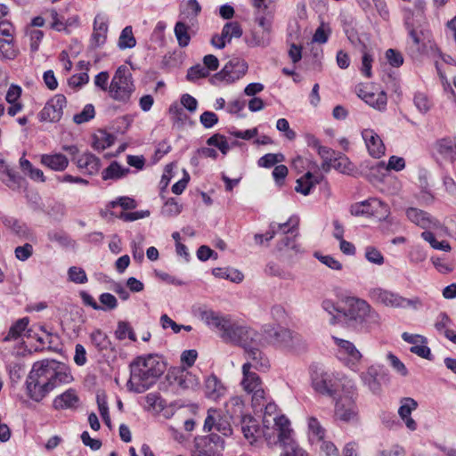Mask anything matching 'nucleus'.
<instances>
[{
	"instance_id": "25",
	"label": "nucleus",
	"mask_w": 456,
	"mask_h": 456,
	"mask_svg": "<svg viewBox=\"0 0 456 456\" xmlns=\"http://www.w3.org/2000/svg\"><path fill=\"white\" fill-rule=\"evenodd\" d=\"M80 399L75 389L69 388L57 395L53 401V407L57 411L76 410L78 408Z\"/></svg>"
},
{
	"instance_id": "14",
	"label": "nucleus",
	"mask_w": 456,
	"mask_h": 456,
	"mask_svg": "<svg viewBox=\"0 0 456 456\" xmlns=\"http://www.w3.org/2000/svg\"><path fill=\"white\" fill-rule=\"evenodd\" d=\"M360 379L362 385L374 395H379L382 392V384L388 380L387 370L379 364L370 365L360 373Z\"/></svg>"
},
{
	"instance_id": "17",
	"label": "nucleus",
	"mask_w": 456,
	"mask_h": 456,
	"mask_svg": "<svg viewBox=\"0 0 456 456\" xmlns=\"http://www.w3.org/2000/svg\"><path fill=\"white\" fill-rule=\"evenodd\" d=\"M170 386L176 390L193 389L199 385L198 378L184 369H174L167 374Z\"/></svg>"
},
{
	"instance_id": "13",
	"label": "nucleus",
	"mask_w": 456,
	"mask_h": 456,
	"mask_svg": "<svg viewBox=\"0 0 456 456\" xmlns=\"http://www.w3.org/2000/svg\"><path fill=\"white\" fill-rule=\"evenodd\" d=\"M264 340L279 347L291 349L294 347V341L297 337L285 328L266 324L263 327Z\"/></svg>"
},
{
	"instance_id": "40",
	"label": "nucleus",
	"mask_w": 456,
	"mask_h": 456,
	"mask_svg": "<svg viewBox=\"0 0 456 456\" xmlns=\"http://www.w3.org/2000/svg\"><path fill=\"white\" fill-rule=\"evenodd\" d=\"M212 273L217 278L230 280L237 283L242 281L244 278V275L240 271L229 268H214Z\"/></svg>"
},
{
	"instance_id": "26",
	"label": "nucleus",
	"mask_w": 456,
	"mask_h": 456,
	"mask_svg": "<svg viewBox=\"0 0 456 456\" xmlns=\"http://www.w3.org/2000/svg\"><path fill=\"white\" fill-rule=\"evenodd\" d=\"M406 216L411 223L422 229L437 227L439 224L438 221L434 219L428 213L416 208H409L406 210Z\"/></svg>"
},
{
	"instance_id": "45",
	"label": "nucleus",
	"mask_w": 456,
	"mask_h": 456,
	"mask_svg": "<svg viewBox=\"0 0 456 456\" xmlns=\"http://www.w3.org/2000/svg\"><path fill=\"white\" fill-rule=\"evenodd\" d=\"M311 176L312 173L308 171L302 177L297 180V185L295 187L297 192H299L305 196L310 194L313 189L311 183Z\"/></svg>"
},
{
	"instance_id": "7",
	"label": "nucleus",
	"mask_w": 456,
	"mask_h": 456,
	"mask_svg": "<svg viewBox=\"0 0 456 456\" xmlns=\"http://www.w3.org/2000/svg\"><path fill=\"white\" fill-rule=\"evenodd\" d=\"M348 388L339 395L335 404V416L341 421L350 422L357 419L358 408L355 403L356 387L353 380H346Z\"/></svg>"
},
{
	"instance_id": "33",
	"label": "nucleus",
	"mask_w": 456,
	"mask_h": 456,
	"mask_svg": "<svg viewBox=\"0 0 456 456\" xmlns=\"http://www.w3.org/2000/svg\"><path fill=\"white\" fill-rule=\"evenodd\" d=\"M452 323V321L449 315L446 313L442 312L437 315L435 322V328L437 331L443 332L446 338L456 344V334L449 329V326H451Z\"/></svg>"
},
{
	"instance_id": "22",
	"label": "nucleus",
	"mask_w": 456,
	"mask_h": 456,
	"mask_svg": "<svg viewBox=\"0 0 456 456\" xmlns=\"http://www.w3.org/2000/svg\"><path fill=\"white\" fill-rule=\"evenodd\" d=\"M91 345L102 356H116L117 350L109 336L100 329L94 330L89 335Z\"/></svg>"
},
{
	"instance_id": "51",
	"label": "nucleus",
	"mask_w": 456,
	"mask_h": 456,
	"mask_svg": "<svg viewBox=\"0 0 456 456\" xmlns=\"http://www.w3.org/2000/svg\"><path fill=\"white\" fill-rule=\"evenodd\" d=\"M401 406L398 410V413L403 419L411 417V413L418 406L417 402L410 397H405L401 401Z\"/></svg>"
},
{
	"instance_id": "5",
	"label": "nucleus",
	"mask_w": 456,
	"mask_h": 456,
	"mask_svg": "<svg viewBox=\"0 0 456 456\" xmlns=\"http://www.w3.org/2000/svg\"><path fill=\"white\" fill-rule=\"evenodd\" d=\"M312 386L314 389L325 395L334 397L341 387L343 392L348 388L346 380H349L346 377L339 378L333 372H328L321 368L315 367L311 371Z\"/></svg>"
},
{
	"instance_id": "32",
	"label": "nucleus",
	"mask_w": 456,
	"mask_h": 456,
	"mask_svg": "<svg viewBox=\"0 0 456 456\" xmlns=\"http://www.w3.org/2000/svg\"><path fill=\"white\" fill-rule=\"evenodd\" d=\"M435 149L438 154L445 159H450L452 163L455 162L456 143L450 138H442L435 143Z\"/></svg>"
},
{
	"instance_id": "6",
	"label": "nucleus",
	"mask_w": 456,
	"mask_h": 456,
	"mask_svg": "<svg viewBox=\"0 0 456 456\" xmlns=\"http://www.w3.org/2000/svg\"><path fill=\"white\" fill-rule=\"evenodd\" d=\"M289 426H290L289 419L277 413L275 403H269L265 405L263 417V436L268 444H276V434Z\"/></svg>"
},
{
	"instance_id": "3",
	"label": "nucleus",
	"mask_w": 456,
	"mask_h": 456,
	"mask_svg": "<svg viewBox=\"0 0 456 456\" xmlns=\"http://www.w3.org/2000/svg\"><path fill=\"white\" fill-rule=\"evenodd\" d=\"M342 321L354 327L376 324L379 321V315L372 309L365 300L358 297H346L345 307L342 311Z\"/></svg>"
},
{
	"instance_id": "24",
	"label": "nucleus",
	"mask_w": 456,
	"mask_h": 456,
	"mask_svg": "<svg viewBox=\"0 0 456 456\" xmlns=\"http://www.w3.org/2000/svg\"><path fill=\"white\" fill-rule=\"evenodd\" d=\"M362 136L371 157L379 159L384 155L385 145L377 133L372 129H364L362 132Z\"/></svg>"
},
{
	"instance_id": "46",
	"label": "nucleus",
	"mask_w": 456,
	"mask_h": 456,
	"mask_svg": "<svg viewBox=\"0 0 456 456\" xmlns=\"http://www.w3.org/2000/svg\"><path fill=\"white\" fill-rule=\"evenodd\" d=\"M182 205L174 198H170L164 204L161 213L165 216L173 217L178 216L182 212Z\"/></svg>"
},
{
	"instance_id": "47",
	"label": "nucleus",
	"mask_w": 456,
	"mask_h": 456,
	"mask_svg": "<svg viewBox=\"0 0 456 456\" xmlns=\"http://www.w3.org/2000/svg\"><path fill=\"white\" fill-rule=\"evenodd\" d=\"M332 162L333 168L343 174H348L353 170L352 163L344 154L340 153L338 157L334 156Z\"/></svg>"
},
{
	"instance_id": "19",
	"label": "nucleus",
	"mask_w": 456,
	"mask_h": 456,
	"mask_svg": "<svg viewBox=\"0 0 456 456\" xmlns=\"http://www.w3.org/2000/svg\"><path fill=\"white\" fill-rule=\"evenodd\" d=\"M67 100L63 94H56L51 98L39 112L40 121L57 122L63 114V109L66 106Z\"/></svg>"
},
{
	"instance_id": "23",
	"label": "nucleus",
	"mask_w": 456,
	"mask_h": 456,
	"mask_svg": "<svg viewBox=\"0 0 456 456\" xmlns=\"http://www.w3.org/2000/svg\"><path fill=\"white\" fill-rule=\"evenodd\" d=\"M246 362L243 365L248 366V370L253 369L258 371H266L270 368L269 359L258 347L248 349L245 352Z\"/></svg>"
},
{
	"instance_id": "9",
	"label": "nucleus",
	"mask_w": 456,
	"mask_h": 456,
	"mask_svg": "<svg viewBox=\"0 0 456 456\" xmlns=\"http://www.w3.org/2000/svg\"><path fill=\"white\" fill-rule=\"evenodd\" d=\"M242 379L240 385L243 390L252 396V404L259 406L265 402V391L259 375L254 370H248V365H242Z\"/></svg>"
},
{
	"instance_id": "58",
	"label": "nucleus",
	"mask_w": 456,
	"mask_h": 456,
	"mask_svg": "<svg viewBox=\"0 0 456 456\" xmlns=\"http://www.w3.org/2000/svg\"><path fill=\"white\" fill-rule=\"evenodd\" d=\"M220 411L216 409L210 408L208 410V415L204 421V430L205 431H211L213 428L216 427V423L218 421V419L220 417Z\"/></svg>"
},
{
	"instance_id": "21",
	"label": "nucleus",
	"mask_w": 456,
	"mask_h": 456,
	"mask_svg": "<svg viewBox=\"0 0 456 456\" xmlns=\"http://www.w3.org/2000/svg\"><path fill=\"white\" fill-rule=\"evenodd\" d=\"M280 443L283 447L284 452L281 456H306L307 453L303 450L293 438V430L290 426L276 434V444Z\"/></svg>"
},
{
	"instance_id": "20",
	"label": "nucleus",
	"mask_w": 456,
	"mask_h": 456,
	"mask_svg": "<svg viewBox=\"0 0 456 456\" xmlns=\"http://www.w3.org/2000/svg\"><path fill=\"white\" fill-rule=\"evenodd\" d=\"M196 448L204 456H218L224 448V441L216 434H209L196 438Z\"/></svg>"
},
{
	"instance_id": "34",
	"label": "nucleus",
	"mask_w": 456,
	"mask_h": 456,
	"mask_svg": "<svg viewBox=\"0 0 456 456\" xmlns=\"http://www.w3.org/2000/svg\"><path fill=\"white\" fill-rule=\"evenodd\" d=\"M108 25L103 20L95 18L94 23V33L91 37V45L94 47H99L105 43Z\"/></svg>"
},
{
	"instance_id": "61",
	"label": "nucleus",
	"mask_w": 456,
	"mask_h": 456,
	"mask_svg": "<svg viewBox=\"0 0 456 456\" xmlns=\"http://www.w3.org/2000/svg\"><path fill=\"white\" fill-rule=\"evenodd\" d=\"M68 274L69 280L75 283L83 284L87 281L86 272L82 268L72 266L69 269Z\"/></svg>"
},
{
	"instance_id": "55",
	"label": "nucleus",
	"mask_w": 456,
	"mask_h": 456,
	"mask_svg": "<svg viewBox=\"0 0 456 456\" xmlns=\"http://www.w3.org/2000/svg\"><path fill=\"white\" fill-rule=\"evenodd\" d=\"M207 143L209 146H215L218 148L223 154H226L230 149V146L224 135L216 134L207 140Z\"/></svg>"
},
{
	"instance_id": "60",
	"label": "nucleus",
	"mask_w": 456,
	"mask_h": 456,
	"mask_svg": "<svg viewBox=\"0 0 456 456\" xmlns=\"http://www.w3.org/2000/svg\"><path fill=\"white\" fill-rule=\"evenodd\" d=\"M414 104L422 113L428 112L431 108V102L428 96L423 93H417L414 95Z\"/></svg>"
},
{
	"instance_id": "35",
	"label": "nucleus",
	"mask_w": 456,
	"mask_h": 456,
	"mask_svg": "<svg viewBox=\"0 0 456 456\" xmlns=\"http://www.w3.org/2000/svg\"><path fill=\"white\" fill-rule=\"evenodd\" d=\"M130 172L127 167H123L118 162L112 161L108 167H106L102 173V177L104 181L106 180H118L126 176Z\"/></svg>"
},
{
	"instance_id": "36",
	"label": "nucleus",
	"mask_w": 456,
	"mask_h": 456,
	"mask_svg": "<svg viewBox=\"0 0 456 456\" xmlns=\"http://www.w3.org/2000/svg\"><path fill=\"white\" fill-rule=\"evenodd\" d=\"M361 97L367 104L379 110H384L387 107V97L384 91H380L377 94L365 93Z\"/></svg>"
},
{
	"instance_id": "4",
	"label": "nucleus",
	"mask_w": 456,
	"mask_h": 456,
	"mask_svg": "<svg viewBox=\"0 0 456 456\" xmlns=\"http://www.w3.org/2000/svg\"><path fill=\"white\" fill-rule=\"evenodd\" d=\"M135 91V85L130 69L119 66L115 71L109 86V96L117 102L126 103Z\"/></svg>"
},
{
	"instance_id": "49",
	"label": "nucleus",
	"mask_w": 456,
	"mask_h": 456,
	"mask_svg": "<svg viewBox=\"0 0 456 456\" xmlns=\"http://www.w3.org/2000/svg\"><path fill=\"white\" fill-rule=\"evenodd\" d=\"M95 110L93 104H86L81 112L74 115L73 121L76 124H83L88 122L94 118Z\"/></svg>"
},
{
	"instance_id": "44",
	"label": "nucleus",
	"mask_w": 456,
	"mask_h": 456,
	"mask_svg": "<svg viewBox=\"0 0 456 456\" xmlns=\"http://www.w3.org/2000/svg\"><path fill=\"white\" fill-rule=\"evenodd\" d=\"M322 307L325 312L331 315V324L342 322V314H339V311H342V309L338 308L331 299H324L322 302Z\"/></svg>"
},
{
	"instance_id": "38",
	"label": "nucleus",
	"mask_w": 456,
	"mask_h": 456,
	"mask_svg": "<svg viewBox=\"0 0 456 456\" xmlns=\"http://www.w3.org/2000/svg\"><path fill=\"white\" fill-rule=\"evenodd\" d=\"M0 53L4 59L14 60L19 53L14 39L0 38Z\"/></svg>"
},
{
	"instance_id": "30",
	"label": "nucleus",
	"mask_w": 456,
	"mask_h": 456,
	"mask_svg": "<svg viewBox=\"0 0 456 456\" xmlns=\"http://www.w3.org/2000/svg\"><path fill=\"white\" fill-rule=\"evenodd\" d=\"M41 163L54 171H64L69 166L68 158L61 153L44 154Z\"/></svg>"
},
{
	"instance_id": "15",
	"label": "nucleus",
	"mask_w": 456,
	"mask_h": 456,
	"mask_svg": "<svg viewBox=\"0 0 456 456\" xmlns=\"http://www.w3.org/2000/svg\"><path fill=\"white\" fill-rule=\"evenodd\" d=\"M350 212L355 216H376L380 219L387 217L390 213L389 207L376 198H371L352 205Z\"/></svg>"
},
{
	"instance_id": "56",
	"label": "nucleus",
	"mask_w": 456,
	"mask_h": 456,
	"mask_svg": "<svg viewBox=\"0 0 456 456\" xmlns=\"http://www.w3.org/2000/svg\"><path fill=\"white\" fill-rule=\"evenodd\" d=\"M244 403L240 397L234 396L226 403L227 412L232 415L240 416L243 412Z\"/></svg>"
},
{
	"instance_id": "64",
	"label": "nucleus",
	"mask_w": 456,
	"mask_h": 456,
	"mask_svg": "<svg viewBox=\"0 0 456 456\" xmlns=\"http://www.w3.org/2000/svg\"><path fill=\"white\" fill-rule=\"evenodd\" d=\"M314 256L321 263H322L323 265H325L326 266H328L329 268H330L332 270L339 271L342 269V264L331 256H329V255L322 256L319 253H315Z\"/></svg>"
},
{
	"instance_id": "62",
	"label": "nucleus",
	"mask_w": 456,
	"mask_h": 456,
	"mask_svg": "<svg viewBox=\"0 0 456 456\" xmlns=\"http://www.w3.org/2000/svg\"><path fill=\"white\" fill-rule=\"evenodd\" d=\"M387 359L389 362L390 365L393 369L398 372L400 375L405 377L408 374L407 368L404 363L400 361V359L392 353H388L387 354Z\"/></svg>"
},
{
	"instance_id": "8",
	"label": "nucleus",
	"mask_w": 456,
	"mask_h": 456,
	"mask_svg": "<svg viewBox=\"0 0 456 456\" xmlns=\"http://www.w3.org/2000/svg\"><path fill=\"white\" fill-rule=\"evenodd\" d=\"M264 338L263 331L259 333L251 328L239 326L235 323L232 333L228 335L227 342L238 344L247 352L248 349L263 346Z\"/></svg>"
},
{
	"instance_id": "48",
	"label": "nucleus",
	"mask_w": 456,
	"mask_h": 456,
	"mask_svg": "<svg viewBox=\"0 0 456 456\" xmlns=\"http://www.w3.org/2000/svg\"><path fill=\"white\" fill-rule=\"evenodd\" d=\"M308 428L311 439L321 441L324 437L325 430L321 426L317 419L311 417L308 419Z\"/></svg>"
},
{
	"instance_id": "10",
	"label": "nucleus",
	"mask_w": 456,
	"mask_h": 456,
	"mask_svg": "<svg viewBox=\"0 0 456 456\" xmlns=\"http://www.w3.org/2000/svg\"><path fill=\"white\" fill-rule=\"evenodd\" d=\"M200 319L210 329L216 330L220 333L221 338L227 342L228 335L235 325L228 315H224L211 309H200Z\"/></svg>"
},
{
	"instance_id": "37",
	"label": "nucleus",
	"mask_w": 456,
	"mask_h": 456,
	"mask_svg": "<svg viewBox=\"0 0 456 456\" xmlns=\"http://www.w3.org/2000/svg\"><path fill=\"white\" fill-rule=\"evenodd\" d=\"M29 321L28 317L19 319L9 329L7 334L3 338V341L8 342L18 339L21 333L26 330Z\"/></svg>"
},
{
	"instance_id": "1",
	"label": "nucleus",
	"mask_w": 456,
	"mask_h": 456,
	"mask_svg": "<svg viewBox=\"0 0 456 456\" xmlns=\"http://www.w3.org/2000/svg\"><path fill=\"white\" fill-rule=\"evenodd\" d=\"M72 380L65 364L54 360H43L33 364L27 380V395L35 402L42 401L54 387Z\"/></svg>"
},
{
	"instance_id": "57",
	"label": "nucleus",
	"mask_w": 456,
	"mask_h": 456,
	"mask_svg": "<svg viewBox=\"0 0 456 456\" xmlns=\"http://www.w3.org/2000/svg\"><path fill=\"white\" fill-rule=\"evenodd\" d=\"M282 154L267 153L261 157L258 160V165L263 167H272L279 162L283 160Z\"/></svg>"
},
{
	"instance_id": "52",
	"label": "nucleus",
	"mask_w": 456,
	"mask_h": 456,
	"mask_svg": "<svg viewBox=\"0 0 456 456\" xmlns=\"http://www.w3.org/2000/svg\"><path fill=\"white\" fill-rule=\"evenodd\" d=\"M299 219L297 216H291L287 222L282 224L276 223V232H282L285 234H294L297 231Z\"/></svg>"
},
{
	"instance_id": "41",
	"label": "nucleus",
	"mask_w": 456,
	"mask_h": 456,
	"mask_svg": "<svg viewBox=\"0 0 456 456\" xmlns=\"http://www.w3.org/2000/svg\"><path fill=\"white\" fill-rule=\"evenodd\" d=\"M188 30L189 26H187L184 22H176L174 32L180 47H186L190 44L191 37Z\"/></svg>"
},
{
	"instance_id": "18",
	"label": "nucleus",
	"mask_w": 456,
	"mask_h": 456,
	"mask_svg": "<svg viewBox=\"0 0 456 456\" xmlns=\"http://www.w3.org/2000/svg\"><path fill=\"white\" fill-rule=\"evenodd\" d=\"M370 297L378 303L388 307L407 308L411 301L398 293L387 290L381 288H375L370 291Z\"/></svg>"
},
{
	"instance_id": "42",
	"label": "nucleus",
	"mask_w": 456,
	"mask_h": 456,
	"mask_svg": "<svg viewBox=\"0 0 456 456\" xmlns=\"http://www.w3.org/2000/svg\"><path fill=\"white\" fill-rule=\"evenodd\" d=\"M136 45L135 37H134L132 27L126 26L122 31L118 38V47L120 49L133 48Z\"/></svg>"
},
{
	"instance_id": "28",
	"label": "nucleus",
	"mask_w": 456,
	"mask_h": 456,
	"mask_svg": "<svg viewBox=\"0 0 456 456\" xmlns=\"http://www.w3.org/2000/svg\"><path fill=\"white\" fill-rule=\"evenodd\" d=\"M205 395L211 400L216 401L226 393V388L216 375H210L205 379Z\"/></svg>"
},
{
	"instance_id": "2",
	"label": "nucleus",
	"mask_w": 456,
	"mask_h": 456,
	"mask_svg": "<svg viewBox=\"0 0 456 456\" xmlns=\"http://www.w3.org/2000/svg\"><path fill=\"white\" fill-rule=\"evenodd\" d=\"M166 364L159 354H149L135 357L129 364V391L141 394L150 389L164 373Z\"/></svg>"
},
{
	"instance_id": "63",
	"label": "nucleus",
	"mask_w": 456,
	"mask_h": 456,
	"mask_svg": "<svg viewBox=\"0 0 456 456\" xmlns=\"http://www.w3.org/2000/svg\"><path fill=\"white\" fill-rule=\"evenodd\" d=\"M365 257L369 262L375 265H380L384 263V256L381 252L371 246L365 248Z\"/></svg>"
},
{
	"instance_id": "54",
	"label": "nucleus",
	"mask_w": 456,
	"mask_h": 456,
	"mask_svg": "<svg viewBox=\"0 0 456 456\" xmlns=\"http://www.w3.org/2000/svg\"><path fill=\"white\" fill-rule=\"evenodd\" d=\"M208 75L209 71L204 66L197 64L188 69L186 78L191 82H194L197 79L207 77Z\"/></svg>"
},
{
	"instance_id": "39",
	"label": "nucleus",
	"mask_w": 456,
	"mask_h": 456,
	"mask_svg": "<svg viewBox=\"0 0 456 456\" xmlns=\"http://www.w3.org/2000/svg\"><path fill=\"white\" fill-rule=\"evenodd\" d=\"M115 338L118 340H124L128 338L130 340L135 342L136 336L134 329L128 322L119 321L117 325V329L114 332Z\"/></svg>"
},
{
	"instance_id": "59",
	"label": "nucleus",
	"mask_w": 456,
	"mask_h": 456,
	"mask_svg": "<svg viewBox=\"0 0 456 456\" xmlns=\"http://www.w3.org/2000/svg\"><path fill=\"white\" fill-rule=\"evenodd\" d=\"M99 300L103 311L113 310L118 306L117 298L110 293H102L99 297Z\"/></svg>"
},
{
	"instance_id": "43",
	"label": "nucleus",
	"mask_w": 456,
	"mask_h": 456,
	"mask_svg": "<svg viewBox=\"0 0 456 456\" xmlns=\"http://www.w3.org/2000/svg\"><path fill=\"white\" fill-rule=\"evenodd\" d=\"M222 32L223 37L227 38L228 43H230L232 38H240L242 36V28L237 21L225 23Z\"/></svg>"
},
{
	"instance_id": "11",
	"label": "nucleus",
	"mask_w": 456,
	"mask_h": 456,
	"mask_svg": "<svg viewBox=\"0 0 456 456\" xmlns=\"http://www.w3.org/2000/svg\"><path fill=\"white\" fill-rule=\"evenodd\" d=\"M336 346H338V354L343 363L354 371L359 370L362 360V354L356 348L354 344L349 340L332 337Z\"/></svg>"
},
{
	"instance_id": "16",
	"label": "nucleus",
	"mask_w": 456,
	"mask_h": 456,
	"mask_svg": "<svg viewBox=\"0 0 456 456\" xmlns=\"http://www.w3.org/2000/svg\"><path fill=\"white\" fill-rule=\"evenodd\" d=\"M247 70L248 64L245 61L233 58L230 60L214 77L230 84L242 77Z\"/></svg>"
},
{
	"instance_id": "50",
	"label": "nucleus",
	"mask_w": 456,
	"mask_h": 456,
	"mask_svg": "<svg viewBox=\"0 0 456 456\" xmlns=\"http://www.w3.org/2000/svg\"><path fill=\"white\" fill-rule=\"evenodd\" d=\"M201 12V6L197 0H188L181 9V14L186 18H196Z\"/></svg>"
},
{
	"instance_id": "53",
	"label": "nucleus",
	"mask_w": 456,
	"mask_h": 456,
	"mask_svg": "<svg viewBox=\"0 0 456 456\" xmlns=\"http://www.w3.org/2000/svg\"><path fill=\"white\" fill-rule=\"evenodd\" d=\"M114 142V138L111 134L102 133L100 136L94 137L93 148L97 151H103L110 147Z\"/></svg>"
},
{
	"instance_id": "12",
	"label": "nucleus",
	"mask_w": 456,
	"mask_h": 456,
	"mask_svg": "<svg viewBox=\"0 0 456 456\" xmlns=\"http://www.w3.org/2000/svg\"><path fill=\"white\" fill-rule=\"evenodd\" d=\"M403 20L404 26L414 48L417 51H420L421 48L425 47L424 39L427 34L423 28L424 20L415 19L414 12L410 8L403 9Z\"/></svg>"
},
{
	"instance_id": "27",
	"label": "nucleus",
	"mask_w": 456,
	"mask_h": 456,
	"mask_svg": "<svg viewBox=\"0 0 456 456\" xmlns=\"http://www.w3.org/2000/svg\"><path fill=\"white\" fill-rule=\"evenodd\" d=\"M77 168L84 174L94 175L101 167V160L91 152H84L76 159Z\"/></svg>"
},
{
	"instance_id": "29",
	"label": "nucleus",
	"mask_w": 456,
	"mask_h": 456,
	"mask_svg": "<svg viewBox=\"0 0 456 456\" xmlns=\"http://www.w3.org/2000/svg\"><path fill=\"white\" fill-rule=\"evenodd\" d=\"M241 432L245 438L252 444L263 436V428L260 429L257 420L252 417H244L241 420Z\"/></svg>"
},
{
	"instance_id": "31",
	"label": "nucleus",
	"mask_w": 456,
	"mask_h": 456,
	"mask_svg": "<svg viewBox=\"0 0 456 456\" xmlns=\"http://www.w3.org/2000/svg\"><path fill=\"white\" fill-rule=\"evenodd\" d=\"M272 42V33L262 31L261 29L252 30L250 36L246 38V43L250 47L265 48Z\"/></svg>"
}]
</instances>
